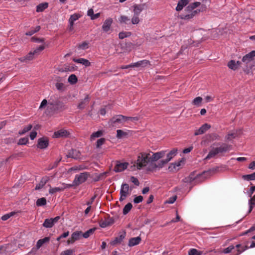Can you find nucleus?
I'll list each match as a JSON object with an SVG mask.
<instances>
[{
  "instance_id": "f257e3e1",
  "label": "nucleus",
  "mask_w": 255,
  "mask_h": 255,
  "mask_svg": "<svg viewBox=\"0 0 255 255\" xmlns=\"http://www.w3.org/2000/svg\"><path fill=\"white\" fill-rule=\"evenodd\" d=\"M166 151L162 150L154 153L150 151L140 153L136 162L137 168L140 169L145 167L148 171H156L160 169L158 160L165 155Z\"/></svg>"
},
{
  "instance_id": "f03ea898",
  "label": "nucleus",
  "mask_w": 255,
  "mask_h": 255,
  "mask_svg": "<svg viewBox=\"0 0 255 255\" xmlns=\"http://www.w3.org/2000/svg\"><path fill=\"white\" fill-rule=\"evenodd\" d=\"M46 106H47L46 113L49 115L61 110L64 107L63 103L55 97L53 98L51 97L48 101L46 99L43 100L39 106V109H42Z\"/></svg>"
},
{
  "instance_id": "7ed1b4c3",
  "label": "nucleus",
  "mask_w": 255,
  "mask_h": 255,
  "mask_svg": "<svg viewBox=\"0 0 255 255\" xmlns=\"http://www.w3.org/2000/svg\"><path fill=\"white\" fill-rule=\"evenodd\" d=\"M230 147V145L226 143H223L220 147L213 148L206 157L205 159H209L214 157L219 153L226 152L229 150Z\"/></svg>"
},
{
  "instance_id": "20e7f679",
  "label": "nucleus",
  "mask_w": 255,
  "mask_h": 255,
  "mask_svg": "<svg viewBox=\"0 0 255 255\" xmlns=\"http://www.w3.org/2000/svg\"><path fill=\"white\" fill-rule=\"evenodd\" d=\"M124 116L121 115H116L113 117L108 122L110 127L115 128H119L120 126L122 125L125 123Z\"/></svg>"
},
{
  "instance_id": "39448f33",
  "label": "nucleus",
  "mask_w": 255,
  "mask_h": 255,
  "mask_svg": "<svg viewBox=\"0 0 255 255\" xmlns=\"http://www.w3.org/2000/svg\"><path fill=\"white\" fill-rule=\"evenodd\" d=\"M131 188H130L129 185L127 183H123L121 185L119 198L120 201H123L125 200L128 196L130 194Z\"/></svg>"
},
{
  "instance_id": "423d86ee",
  "label": "nucleus",
  "mask_w": 255,
  "mask_h": 255,
  "mask_svg": "<svg viewBox=\"0 0 255 255\" xmlns=\"http://www.w3.org/2000/svg\"><path fill=\"white\" fill-rule=\"evenodd\" d=\"M177 149L173 148L166 155V158L165 159H161L158 160V167L160 169L164 167L169 161H170L177 154Z\"/></svg>"
},
{
  "instance_id": "0eeeda50",
  "label": "nucleus",
  "mask_w": 255,
  "mask_h": 255,
  "mask_svg": "<svg viewBox=\"0 0 255 255\" xmlns=\"http://www.w3.org/2000/svg\"><path fill=\"white\" fill-rule=\"evenodd\" d=\"M89 175V174L87 172H83L76 175L73 182V184L77 186L84 182L87 179Z\"/></svg>"
},
{
  "instance_id": "6e6552de",
  "label": "nucleus",
  "mask_w": 255,
  "mask_h": 255,
  "mask_svg": "<svg viewBox=\"0 0 255 255\" xmlns=\"http://www.w3.org/2000/svg\"><path fill=\"white\" fill-rule=\"evenodd\" d=\"M128 165V163L127 162H121L117 161L114 167V171L116 172H120L123 171L127 168Z\"/></svg>"
},
{
  "instance_id": "1a4fd4ad",
  "label": "nucleus",
  "mask_w": 255,
  "mask_h": 255,
  "mask_svg": "<svg viewBox=\"0 0 255 255\" xmlns=\"http://www.w3.org/2000/svg\"><path fill=\"white\" fill-rule=\"evenodd\" d=\"M60 217L59 216H57L54 218L46 219L43 223V226L46 228H52L53 225L58 221Z\"/></svg>"
},
{
  "instance_id": "9d476101",
  "label": "nucleus",
  "mask_w": 255,
  "mask_h": 255,
  "mask_svg": "<svg viewBox=\"0 0 255 255\" xmlns=\"http://www.w3.org/2000/svg\"><path fill=\"white\" fill-rule=\"evenodd\" d=\"M49 145V140L46 137H42L38 139L37 146L43 149H45Z\"/></svg>"
},
{
  "instance_id": "9b49d317",
  "label": "nucleus",
  "mask_w": 255,
  "mask_h": 255,
  "mask_svg": "<svg viewBox=\"0 0 255 255\" xmlns=\"http://www.w3.org/2000/svg\"><path fill=\"white\" fill-rule=\"evenodd\" d=\"M255 57V51L253 50L247 54L242 58V62L246 64L251 62Z\"/></svg>"
},
{
  "instance_id": "f8f14e48",
  "label": "nucleus",
  "mask_w": 255,
  "mask_h": 255,
  "mask_svg": "<svg viewBox=\"0 0 255 255\" xmlns=\"http://www.w3.org/2000/svg\"><path fill=\"white\" fill-rule=\"evenodd\" d=\"M145 4H135L133 5V14L139 15L141 11L144 8Z\"/></svg>"
},
{
  "instance_id": "ddd939ff",
  "label": "nucleus",
  "mask_w": 255,
  "mask_h": 255,
  "mask_svg": "<svg viewBox=\"0 0 255 255\" xmlns=\"http://www.w3.org/2000/svg\"><path fill=\"white\" fill-rule=\"evenodd\" d=\"M17 249L16 243L15 242H11L10 244L5 245V252L6 253H11Z\"/></svg>"
},
{
  "instance_id": "4468645a",
  "label": "nucleus",
  "mask_w": 255,
  "mask_h": 255,
  "mask_svg": "<svg viewBox=\"0 0 255 255\" xmlns=\"http://www.w3.org/2000/svg\"><path fill=\"white\" fill-rule=\"evenodd\" d=\"M49 241V237H45L43 239L39 240L36 243V249L33 248L31 250V252H35L36 251V250L39 249L40 247H41L43 246V244L48 243Z\"/></svg>"
},
{
  "instance_id": "2eb2a0df",
  "label": "nucleus",
  "mask_w": 255,
  "mask_h": 255,
  "mask_svg": "<svg viewBox=\"0 0 255 255\" xmlns=\"http://www.w3.org/2000/svg\"><path fill=\"white\" fill-rule=\"evenodd\" d=\"M241 64V62L239 61H236L235 60H231L228 63V66L230 69L235 71L238 69Z\"/></svg>"
},
{
  "instance_id": "dca6fc26",
  "label": "nucleus",
  "mask_w": 255,
  "mask_h": 255,
  "mask_svg": "<svg viewBox=\"0 0 255 255\" xmlns=\"http://www.w3.org/2000/svg\"><path fill=\"white\" fill-rule=\"evenodd\" d=\"M211 128V126L208 124H204L198 130H196L194 134L198 135L203 134Z\"/></svg>"
},
{
  "instance_id": "f3484780",
  "label": "nucleus",
  "mask_w": 255,
  "mask_h": 255,
  "mask_svg": "<svg viewBox=\"0 0 255 255\" xmlns=\"http://www.w3.org/2000/svg\"><path fill=\"white\" fill-rule=\"evenodd\" d=\"M113 19L111 18H108L104 22L102 25V29L105 32H108L111 28V25L113 23Z\"/></svg>"
},
{
  "instance_id": "a211bd4d",
  "label": "nucleus",
  "mask_w": 255,
  "mask_h": 255,
  "mask_svg": "<svg viewBox=\"0 0 255 255\" xmlns=\"http://www.w3.org/2000/svg\"><path fill=\"white\" fill-rule=\"evenodd\" d=\"M69 135V132L64 129H62L59 130L57 131H55L54 133L53 137L58 138V137H67Z\"/></svg>"
},
{
  "instance_id": "6ab92c4d",
  "label": "nucleus",
  "mask_w": 255,
  "mask_h": 255,
  "mask_svg": "<svg viewBox=\"0 0 255 255\" xmlns=\"http://www.w3.org/2000/svg\"><path fill=\"white\" fill-rule=\"evenodd\" d=\"M141 239L140 237H136L130 238L128 241V246L132 247L138 245L141 242Z\"/></svg>"
},
{
  "instance_id": "aec40b11",
  "label": "nucleus",
  "mask_w": 255,
  "mask_h": 255,
  "mask_svg": "<svg viewBox=\"0 0 255 255\" xmlns=\"http://www.w3.org/2000/svg\"><path fill=\"white\" fill-rule=\"evenodd\" d=\"M149 64V62L147 60H143L132 63L133 67L143 68Z\"/></svg>"
},
{
  "instance_id": "412c9836",
  "label": "nucleus",
  "mask_w": 255,
  "mask_h": 255,
  "mask_svg": "<svg viewBox=\"0 0 255 255\" xmlns=\"http://www.w3.org/2000/svg\"><path fill=\"white\" fill-rule=\"evenodd\" d=\"M66 156L68 158H72L76 159L80 157V152L76 149H72L69 151Z\"/></svg>"
},
{
  "instance_id": "4be33fe9",
  "label": "nucleus",
  "mask_w": 255,
  "mask_h": 255,
  "mask_svg": "<svg viewBox=\"0 0 255 255\" xmlns=\"http://www.w3.org/2000/svg\"><path fill=\"white\" fill-rule=\"evenodd\" d=\"M35 56L33 55L32 51H30L28 54L24 57H20L18 59L21 62H27V61L32 60Z\"/></svg>"
},
{
  "instance_id": "5701e85b",
  "label": "nucleus",
  "mask_w": 255,
  "mask_h": 255,
  "mask_svg": "<svg viewBox=\"0 0 255 255\" xmlns=\"http://www.w3.org/2000/svg\"><path fill=\"white\" fill-rule=\"evenodd\" d=\"M126 237V232H123L120 234L118 237H116L114 240L111 243L112 245H115L117 244L121 243Z\"/></svg>"
},
{
  "instance_id": "b1692460",
  "label": "nucleus",
  "mask_w": 255,
  "mask_h": 255,
  "mask_svg": "<svg viewBox=\"0 0 255 255\" xmlns=\"http://www.w3.org/2000/svg\"><path fill=\"white\" fill-rule=\"evenodd\" d=\"M188 3V0H180L177 3L176 10L178 11L181 10Z\"/></svg>"
},
{
  "instance_id": "393cba45",
  "label": "nucleus",
  "mask_w": 255,
  "mask_h": 255,
  "mask_svg": "<svg viewBox=\"0 0 255 255\" xmlns=\"http://www.w3.org/2000/svg\"><path fill=\"white\" fill-rule=\"evenodd\" d=\"M90 100V98L88 95H86L85 98L82 100L78 104V108L79 109H84L85 106L88 104Z\"/></svg>"
},
{
  "instance_id": "a878e982",
  "label": "nucleus",
  "mask_w": 255,
  "mask_h": 255,
  "mask_svg": "<svg viewBox=\"0 0 255 255\" xmlns=\"http://www.w3.org/2000/svg\"><path fill=\"white\" fill-rule=\"evenodd\" d=\"M48 180V178L47 177L42 178L39 183L36 185L35 189L36 190H39L42 189L46 184Z\"/></svg>"
},
{
  "instance_id": "bb28decb",
  "label": "nucleus",
  "mask_w": 255,
  "mask_h": 255,
  "mask_svg": "<svg viewBox=\"0 0 255 255\" xmlns=\"http://www.w3.org/2000/svg\"><path fill=\"white\" fill-rule=\"evenodd\" d=\"M113 223L114 220L111 218H109L107 220H105V221H100V226L101 228H104L112 225V224H113Z\"/></svg>"
},
{
  "instance_id": "cd10ccee",
  "label": "nucleus",
  "mask_w": 255,
  "mask_h": 255,
  "mask_svg": "<svg viewBox=\"0 0 255 255\" xmlns=\"http://www.w3.org/2000/svg\"><path fill=\"white\" fill-rule=\"evenodd\" d=\"M73 61L75 63L82 64L86 67L89 66L90 65V62L86 59L84 58H79V59H73Z\"/></svg>"
},
{
  "instance_id": "c85d7f7f",
  "label": "nucleus",
  "mask_w": 255,
  "mask_h": 255,
  "mask_svg": "<svg viewBox=\"0 0 255 255\" xmlns=\"http://www.w3.org/2000/svg\"><path fill=\"white\" fill-rule=\"evenodd\" d=\"M119 22L121 24L128 25L130 23V19L128 16L123 15L119 18Z\"/></svg>"
},
{
  "instance_id": "c756f323",
  "label": "nucleus",
  "mask_w": 255,
  "mask_h": 255,
  "mask_svg": "<svg viewBox=\"0 0 255 255\" xmlns=\"http://www.w3.org/2000/svg\"><path fill=\"white\" fill-rule=\"evenodd\" d=\"M81 15L79 13H74L70 15V17L68 20L69 23L74 24V22L78 20L80 17H81Z\"/></svg>"
},
{
  "instance_id": "7c9ffc66",
  "label": "nucleus",
  "mask_w": 255,
  "mask_h": 255,
  "mask_svg": "<svg viewBox=\"0 0 255 255\" xmlns=\"http://www.w3.org/2000/svg\"><path fill=\"white\" fill-rule=\"evenodd\" d=\"M32 128V126L31 124H29L28 125L24 127L21 130L18 131V134L19 135H23L26 133L27 132L30 130Z\"/></svg>"
},
{
  "instance_id": "2f4dec72",
  "label": "nucleus",
  "mask_w": 255,
  "mask_h": 255,
  "mask_svg": "<svg viewBox=\"0 0 255 255\" xmlns=\"http://www.w3.org/2000/svg\"><path fill=\"white\" fill-rule=\"evenodd\" d=\"M48 6V4L47 2L40 3L36 6V11L38 12H42L47 8Z\"/></svg>"
},
{
  "instance_id": "473e14b6",
  "label": "nucleus",
  "mask_w": 255,
  "mask_h": 255,
  "mask_svg": "<svg viewBox=\"0 0 255 255\" xmlns=\"http://www.w3.org/2000/svg\"><path fill=\"white\" fill-rule=\"evenodd\" d=\"M200 5V2H195L191 4H190L189 5H188L186 8V10L188 12H191V11L195 8L196 7L199 6Z\"/></svg>"
},
{
  "instance_id": "72a5a7b5",
  "label": "nucleus",
  "mask_w": 255,
  "mask_h": 255,
  "mask_svg": "<svg viewBox=\"0 0 255 255\" xmlns=\"http://www.w3.org/2000/svg\"><path fill=\"white\" fill-rule=\"evenodd\" d=\"M82 236V232L81 231H76L72 233L71 237L73 239V240L77 241L79 240Z\"/></svg>"
},
{
  "instance_id": "f704fd0d",
  "label": "nucleus",
  "mask_w": 255,
  "mask_h": 255,
  "mask_svg": "<svg viewBox=\"0 0 255 255\" xmlns=\"http://www.w3.org/2000/svg\"><path fill=\"white\" fill-rule=\"evenodd\" d=\"M65 188H66V187H65V186L57 187H54V188L50 187V188L49 189V193L50 194H53L54 193H55L56 192H60V191L63 190Z\"/></svg>"
},
{
  "instance_id": "c9c22d12",
  "label": "nucleus",
  "mask_w": 255,
  "mask_h": 255,
  "mask_svg": "<svg viewBox=\"0 0 255 255\" xmlns=\"http://www.w3.org/2000/svg\"><path fill=\"white\" fill-rule=\"evenodd\" d=\"M45 48L44 45H40L38 47L35 48L33 51H32L33 55L35 56L38 55L39 53Z\"/></svg>"
},
{
  "instance_id": "e433bc0d",
  "label": "nucleus",
  "mask_w": 255,
  "mask_h": 255,
  "mask_svg": "<svg viewBox=\"0 0 255 255\" xmlns=\"http://www.w3.org/2000/svg\"><path fill=\"white\" fill-rule=\"evenodd\" d=\"M202 98L201 97H197L195 98L192 101V104L195 106L199 107L200 106L202 101Z\"/></svg>"
},
{
  "instance_id": "4c0bfd02",
  "label": "nucleus",
  "mask_w": 255,
  "mask_h": 255,
  "mask_svg": "<svg viewBox=\"0 0 255 255\" xmlns=\"http://www.w3.org/2000/svg\"><path fill=\"white\" fill-rule=\"evenodd\" d=\"M249 209L248 213L251 212L253 210V206L255 205V196L252 197L249 201Z\"/></svg>"
},
{
  "instance_id": "58836bf2",
  "label": "nucleus",
  "mask_w": 255,
  "mask_h": 255,
  "mask_svg": "<svg viewBox=\"0 0 255 255\" xmlns=\"http://www.w3.org/2000/svg\"><path fill=\"white\" fill-rule=\"evenodd\" d=\"M132 207V205L130 203H128L123 209V214L126 215L127 214L130 210L131 209Z\"/></svg>"
},
{
  "instance_id": "ea45409f",
  "label": "nucleus",
  "mask_w": 255,
  "mask_h": 255,
  "mask_svg": "<svg viewBox=\"0 0 255 255\" xmlns=\"http://www.w3.org/2000/svg\"><path fill=\"white\" fill-rule=\"evenodd\" d=\"M140 22L139 15L133 14L131 20L130 22L132 24H137Z\"/></svg>"
},
{
  "instance_id": "a19ab883",
  "label": "nucleus",
  "mask_w": 255,
  "mask_h": 255,
  "mask_svg": "<svg viewBox=\"0 0 255 255\" xmlns=\"http://www.w3.org/2000/svg\"><path fill=\"white\" fill-rule=\"evenodd\" d=\"M96 229L95 228H92V229H89V230H88L87 231H86V232H85L84 234H82V236L85 238V239H87L88 238L90 235H91L92 234H93V233L94 232V231H95Z\"/></svg>"
},
{
  "instance_id": "79ce46f5",
  "label": "nucleus",
  "mask_w": 255,
  "mask_h": 255,
  "mask_svg": "<svg viewBox=\"0 0 255 255\" xmlns=\"http://www.w3.org/2000/svg\"><path fill=\"white\" fill-rule=\"evenodd\" d=\"M103 134V132L101 130L97 131L93 133L91 135V140H94L95 138L101 136Z\"/></svg>"
},
{
  "instance_id": "37998d69",
  "label": "nucleus",
  "mask_w": 255,
  "mask_h": 255,
  "mask_svg": "<svg viewBox=\"0 0 255 255\" xmlns=\"http://www.w3.org/2000/svg\"><path fill=\"white\" fill-rule=\"evenodd\" d=\"M202 252L196 249H191L188 251V255H201Z\"/></svg>"
},
{
  "instance_id": "c03bdc74",
  "label": "nucleus",
  "mask_w": 255,
  "mask_h": 255,
  "mask_svg": "<svg viewBox=\"0 0 255 255\" xmlns=\"http://www.w3.org/2000/svg\"><path fill=\"white\" fill-rule=\"evenodd\" d=\"M68 81L72 84H75L77 82V78L74 74H71L69 76Z\"/></svg>"
},
{
  "instance_id": "a18cd8bd",
  "label": "nucleus",
  "mask_w": 255,
  "mask_h": 255,
  "mask_svg": "<svg viewBox=\"0 0 255 255\" xmlns=\"http://www.w3.org/2000/svg\"><path fill=\"white\" fill-rule=\"evenodd\" d=\"M131 33L130 32H121L119 34V37L120 39H123L125 38L129 37L130 36Z\"/></svg>"
},
{
  "instance_id": "49530a36",
  "label": "nucleus",
  "mask_w": 255,
  "mask_h": 255,
  "mask_svg": "<svg viewBox=\"0 0 255 255\" xmlns=\"http://www.w3.org/2000/svg\"><path fill=\"white\" fill-rule=\"evenodd\" d=\"M46 204V200L45 198H41L37 199L36 201V205L37 206H44Z\"/></svg>"
},
{
  "instance_id": "de8ad7c7",
  "label": "nucleus",
  "mask_w": 255,
  "mask_h": 255,
  "mask_svg": "<svg viewBox=\"0 0 255 255\" xmlns=\"http://www.w3.org/2000/svg\"><path fill=\"white\" fill-rule=\"evenodd\" d=\"M243 178L248 181L255 180V172L251 174L244 175Z\"/></svg>"
},
{
  "instance_id": "09e8293b",
  "label": "nucleus",
  "mask_w": 255,
  "mask_h": 255,
  "mask_svg": "<svg viewBox=\"0 0 255 255\" xmlns=\"http://www.w3.org/2000/svg\"><path fill=\"white\" fill-rule=\"evenodd\" d=\"M236 136V133L235 132H230L226 136V139L227 141H231L233 139L235 138Z\"/></svg>"
},
{
  "instance_id": "8fccbe9b",
  "label": "nucleus",
  "mask_w": 255,
  "mask_h": 255,
  "mask_svg": "<svg viewBox=\"0 0 255 255\" xmlns=\"http://www.w3.org/2000/svg\"><path fill=\"white\" fill-rule=\"evenodd\" d=\"M56 89L60 91H63L65 90V85L62 83L57 82L55 84Z\"/></svg>"
},
{
  "instance_id": "3c124183",
  "label": "nucleus",
  "mask_w": 255,
  "mask_h": 255,
  "mask_svg": "<svg viewBox=\"0 0 255 255\" xmlns=\"http://www.w3.org/2000/svg\"><path fill=\"white\" fill-rule=\"evenodd\" d=\"M28 142V138L27 137L21 138L19 139L18 144L19 145H25Z\"/></svg>"
},
{
  "instance_id": "603ef678",
  "label": "nucleus",
  "mask_w": 255,
  "mask_h": 255,
  "mask_svg": "<svg viewBox=\"0 0 255 255\" xmlns=\"http://www.w3.org/2000/svg\"><path fill=\"white\" fill-rule=\"evenodd\" d=\"M194 16V14L192 12L191 14H181L180 15V17L181 19H189L190 18H191Z\"/></svg>"
},
{
  "instance_id": "864d4df0",
  "label": "nucleus",
  "mask_w": 255,
  "mask_h": 255,
  "mask_svg": "<svg viewBox=\"0 0 255 255\" xmlns=\"http://www.w3.org/2000/svg\"><path fill=\"white\" fill-rule=\"evenodd\" d=\"M88 44H89V43L88 42H86V41L83 42V43H82L81 44H80L79 45V48L82 49V50L86 49L88 48Z\"/></svg>"
},
{
  "instance_id": "5fc2aeb1",
  "label": "nucleus",
  "mask_w": 255,
  "mask_h": 255,
  "mask_svg": "<svg viewBox=\"0 0 255 255\" xmlns=\"http://www.w3.org/2000/svg\"><path fill=\"white\" fill-rule=\"evenodd\" d=\"M105 139L104 138H101L97 141L96 147L100 148L104 143Z\"/></svg>"
},
{
  "instance_id": "6e6d98bb",
  "label": "nucleus",
  "mask_w": 255,
  "mask_h": 255,
  "mask_svg": "<svg viewBox=\"0 0 255 255\" xmlns=\"http://www.w3.org/2000/svg\"><path fill=\"white\" fill-rule=\"evenodd\" d=\"M14 214V213L11 212L8 214H6L3 216H2L1 218V220L3 221H6L7 219H8L10 217L13 216Z\"/></svg>"
},
{
  "instance_id": "4d7b16f0",
  "label": "nucleus",
  "mask_w": 255,
  "mask_h": 255,
  "mask_svg": "<svg viewBox=\"0 0 255 255\" xmlns=\"http://www.w3.org/2000/svg\"><path fill=\"white\" fill-rule=\"evenodd\" d=\"M234 248L235 247L234 246H230L223 250V253L225 254H229L231 253Z\"/></svg>"
},
{
  "instance_id": "13d9d810",
  "label": "nucleus",
  "mask_w": 255,
  "mask_h": 255,
  "mask_svg": "<svg viewBox=\"0 0 255 255\" xmlns=\"http://www.w3.org/2000/svg\"><path fill=\"white\" fill-rule=\"evenodd\" d=\"M74 252V251L73 250H67L62 252L60 255H72Z\"/></svg>"
},
{
  "instance_id": "bf43d9fd",
  "label": "nucleus",
  "mask_w": 255,
  "mask_h": 255,
  "mask_svg": "<svg viewBox=\"0 0 255 255\" xmlns=\"http://www.w3.org/2000/svg\"><path fill=\"white\" fill-rule=\"evenodd\" d=\"M143 200V197L142 196H138L135 197L133 199V202L134 203L137 204L141 202Z\"/></svg>"
},
{
  "instance_id": "052dcab7",
  "label": "nucleus",
  "mask_w": 255,
  "mask_h": 255,
  "mask_svg": "<svg viewBox=\"0 0 255 255\" xmlns=\"http://www.w3.org/2000/svg\"><path fill=\"white\" fill-rule=\"evenodd\" d=\"M125 132L121 129H118L117 130V137L119 138H121L123 135L125 134Z\"/></svg>"
},
{
  "instance_id": "680f3d73",
  "label": "nucleus",
  "mask_w": 255,
  "mask_h": 255,
  "mask_svg": "<svg viewBox=\"0 0 255 255\" xmlns=\"http://www.w3.org/2000/svg\"><path fill=\"white\" fill-rule=\"evenodd\" d=\"M176 200V196H173L169 198L166 202V203L173 204Z\"/></svg>"
},
{
  "instance_id": "e2e57ef3",
  "label": "nucleus",
  "mask_w": 255,
  "mask_h": 255,
  "mask_svg": "<svg viewBox=\"0 0 255 255\" xmlns=\"http://www.w3.org/2000/svg\"><path fill=\"white\" fill-rule=\"evenodd\" d=\"M37 134V132L35 130H32L30 132V135H29L30 138L31 140H33L36 137Z\"/></svg>"
},
{
  "instance_id": "0e129e2a",
  "label": "nucleus",
  "mask_w": 255,
  "mask_h": 255,
  "mask_svg": "<svg viewBox=\"0 0 255 255\" xmlns=\"http://www.w3.org/2000/svg\"><path fill=\"white\" fill-rule=\"evenodd\" d=\"M130 180H131V181L135 185H137L138 186L139 185V181L138 180V179L136 178V177H134L133 176H132L131 178H130Z\"/></svg>"
},
{
  "instance_id": "69168bd1",
  "label": "nucleus",
  "mask_w": 255,
  "mask_h": 255,
  "mask_svg": "<svg viewBox=\"0 0 255 255\" xmlns=\"http://www.w3.org/2000/svg\"><path fill=\"white\" fill-rule=\"evenodd\" d=\"M96 198V195H94L93 197H92L90 200L88 201L87 203H86V204L87 205L89 206H91V205L92 204V203H93L94 201L95 200V198Z\"/></svg>"
},
{
  "instance_id": "338daca9",
  "label": "nucleus",
  "mask_w": 255,
  "mask_h": 255,
  "mask_svg": "<svg viewBox=\"0 0 255 255\" xmlns=\"http://www.w3.org/2000/svg\"><path fill=\"white\" fill-rule=\"evenodd\" d=\"M255 186H252L250 188V192H249V196L250 197H251L252 194H253V193L255 192Z\"/></svg>"
},
{
  "instance_id": "774afa93",
  "label": "nucleus",
  "mask_w": 255,
  "mask_h": 255,
  "mask_svg": "<svg viewBox=\"0 0 255 255\" xmlns=\"http://www.w3.org/2000/svg\"><path fill=\"white\" fill-rule=\"evenodd\" d=\"M249 168L251 169H255V161L251 162L249 165Z\"/></svg>"
}]
</instances>
